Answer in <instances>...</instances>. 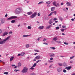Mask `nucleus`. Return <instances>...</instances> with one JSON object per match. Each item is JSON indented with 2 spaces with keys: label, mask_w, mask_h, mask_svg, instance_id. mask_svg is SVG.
Returning <instances> with one entry per match:
<instances>
[{
  "label": "nucleus",
  "mask_w": 75,
  "mask_h": 75,
  "mask_svg": "<svg viewBox=\"0 0 75 75\" xmlns=\"http://www.w3.org/2000/svg\"><path fill=\"white\" fill-rule=\"evenodd\" d=\"M11 36H9L8 37H7L6 38L4 39L3 40L1 41H0V44H4L6 42V41H7L10 38Z\"/></svg>",
  "instance_id": "nucleus-1"
},
{
  "label": "nucleus",
  "mask_w": 75,
  "mask_h": 75,
  "mask_svg": "<svg viewBox=\"0 0 75 75\" xmlns=\"http://www.w3.org/2000/svg\"><path fill=\"white\" fill-rule=\"evenodd\" d=\"M21 11V8H16L15 10V13L17 14H18L20 13Z\"/></svg>",
  "instance_id": "nucleus-2"
},
{
  "label": "nucleus",
  "mask_w": 75,
  "mask_h": 75,
  "mask_svg": "<svg viewBox=\"0 0 75 75\" xmlns=\"http://www.w3.org/2000/svg\"><path fill=\"white\" fill-rule=\"evenodd\" d=\"M28 71V68L27 67H24L22 71H21V72L23 73H26Z\"/></svg>",
  "instance_id": "nucleus-3"
},
{
  "label": "nucleus",
  "mask_w": 75,
  "mask_h": 75,
  "mask_svg": "<svg viewBox=\"0 0 75 75\" xmlns=\"http://www.w3.org/2000/svg\"><path fill=\"white\" fill-rule=\"evenodd\" d=\"M37 15V12H34V13L33 14V15H32L30 16V18H34Z\"/></svg>",
  "instance_id": "nucleus-4"
},
{
  "label": "nucleus",
  "mask_w": 75,
  "mask_h": 75,
  "mask_svg": "<svg viewBox=\"0 0 75 75\" xmlns=\"http://www.w3.org/2000/svg\"><path fill=\"white\" fill-rule=\"evenodd\" d=\"M17 18V17L16 16H12L11 17L8 18L7 20H13V19H15Z\"/></svg>",
  "instance_id": "nucleus-5"
},
{
  "label": "nucleus",
  "mask_w": 75,
  "mask_h": 75,
  "mask_svg": "<svg viewBox=\"0 0 75 75\" xmlns=\"http://www.w3.org/2000/svg\"><path fill=\"white\" fill-rule=\"evenodd\" d=\"M72 67V66H70V67H66L65 69H67L68 71H69V70H70V69L72 68V67Z\"/></svg>",
  "instance_id": "nucleus-6"
},
{
  "label": "nucleus",
  "mask_w": 75,
  "mask_h": 75,
  "mask_svg": "<svg viewBox=\"0 0 75 75\" xmlns=\"http://www.w3.org/2000/svg\"><path fill=\"white\" fill-rule=\"evenodd\" d=\"M57 71L58 72H60L62 71V69L61 68H58L57 69Z\"/></svg>",
  "instance_id": "nucleus-7"
},
{
  "label": "nucleus",
  "mask_w": 75,
  "mask_h": 75,
  "mask_svg": "<svg viewBox=\"0 0 75 75\" xmlns=\"http://www.w3.org/2000/svg\"><path fill=\"white\" fill-rule=\"evenodd\" d=\"M1 24H3V23H5V20H4L3 19H1Z\"/></svg>",
  "instance_id": "nucleus-8"
},
{
  "label": "nucleus",
  "mask_w": 75,
  "mask_h": 75,
  "mask_svg": "<svg viewBox=\"0 0 75 75\" xmlns=\"http://www.w3.org/2000/svg\"><path fill=\"white\" fill-rule=\"evenodd\" d=\"M49 55L50 57H54V56H55V54H49Z\"/></svg>",
  "instance_id": "nucleus-9"
},
{
  "label": "nucleus",
  "mask_w": 75,
  "mask_h": 75,
  "mask_svg": "<svg viewBox=\"0 0 75 75\" xmlns=\"http://www.w3.org/2000/svg\"><path fill=\"white\" fill-rule=\"evenodd\" d=\"M66 4L67 6H71V3L69 2H67Z\"/></svg>",
  "instance_id": "nucleus-10"
},
{
  "label": "nucleus",
  "mask_w": 75,
  "mask_h": 75,
  "mask_svg": "<svg viewBox=\"0 0 75 75\" xmlns=\"http://www.w3.org/2000/svg\"><path fill=\"white\" fill-rule=\"evenodd\" d=\"M55 7H52L51 8V11H54V10H55Z\"/></svg>",
  "instance_id": "nucleus-11"
},
{
  "label": "nucleus",
  "mask_w": 75,
  "mask_h": 75,
  "mask_svg": "<svg viewBox=\"0 0 75 75\" xmlns=\"http://www.w3.org/2000/svg\"><path fill=\"white\" fill-rule=\"evenodd\" d=\"M8 34V32H6L4 33L3 34L2 36L3 37H4V36H5L6 35H7Z\"/></svg>",
  "instance_id": "nucleus-12"
},
{
  "label": "nucleus",
  "mask_w": 75,
  "mask_h": 75,
  "mask_svg": "<svg viewBox=\"0 0 75 75\" xmlns=\"http://www.w3.org/2000/svg\"><path fill=\"white\" fill-rule=\"evenodd\" d=\"M40 56H37L35 57V59H40Z\"/></svg>",
  "instance_id": "nucleus-13"
},
{
  "label": "nucleus",
  "mask_w": 75,
  "mask_h": 75,
  "mask_svg": "<svg viewBox=\"0 0 75 75\" xmlns=\"http://www.w3.org/2000/svg\"><path fill=\"white\" fill-rule=\"evenodd\" d=\"M53 4L56 7H57V5H56V1H54L53 2Z\"/></svg>",
  "instance_id": "nucleus-14"
},
{
  "label": "nucleus",
  "mask_w": 75,
  "mask_h": 75,
  "mask_svg": "<svg viewBox=\"0 0 75 75\" xmlns=\"http://www.w3.org/2000/svg\"><path fill=\"white\" fill-rule=\"evenodd\" d=\"M55 41L57 44H61V42L60 41L55 40Z\"/></svg>",
  "instance_id": "nucleus-15"
},
{
  "label": "nucleus",
  "mask_w": 75,
  "mask_h": 75,
  "mask_svg": "<svg viewBox=\"0 0 75 75\" xmlns=\"http://www.w3.org/2000/svg\"><path fill=\"white\" fill-rule=\"evenodd\" d=\"M32 14H33V12L31 11L27 13L28 15H31Z\"/></svg>",
  "instance_id": "nucleus-16"
},
{
  "label": "nucleus",
  "mask_w": 75,
  "mask_h": 75,
  "mask_svg": "<svg viewBox=\"0 0 75 75\" xmlns=\"http://www.w3.org/2000/svg\"><path fill=\"white\" fill-rule=\"evenodd\" d=\"M58 40V38H57V37H54L53 38V40L54 41H56V40Z\"/></svg>",
  "instance_id": "nucleus-17"
},
{
  "label": "nucleus",
  "mask_w": 75,
  "mask_h": 75,
  "mask_svg": "<svg viewBox=\"0 0 75 75\" xmlns=\"http://www.w3.org/2000/svg\"><path fill=\"white\" fill-rule=\"evenodd\" d=\"M38 28L39 29H40V30H42V29L44 28V26H40Z\"/></svg>",
  "instance_id": "nucleus-18"
},
{
  "label": "nucleus",
  "mask_w": 75,
  "mask_h": 75,
  "mask_svg": "<svg viewBox=\"0 0 75 75\" xmlns=\"http://www.w3.org/2000/svg\"><path fill=\"white\" fill-rule=\"evenodd\" d=\"M13 59H14V57H11L10 59V61H12L13 60Z\"/></svg>",
  "instance_id": "nucleus-19"
},
{
  "label": "nucleus",
  "mask_w": 75,
  "mask_h": 75,
  "mask_svg": "<svg viewBox=\"0 0 75 75\" xmlns=\"http://www.w3.org/2000/svg\"><path fill=\"white\" fill-rule=\"evenodd\" d=\"M52 25H50L48 26H47L46 28V29H49V28H50V27H51Z\"/></svg>",
  "instance_id": "nucleus-20"
},
{
  "label": "nucleus",
  "mask_w": 75,
  "mask_h": 75,
  "mask_svg": "<svg viewBox=\"0 0 75 75\" xmlns=\"http://www.w3.org/2000/svg\"><path fill=\"white\" fill-rule=\"evenodd\" d=\"M51 2L50 1H48L46 3V4H51Z\"/></svg>",
  "instance_id": "nucleus-21"
},
{
  "label": "nucleus",
  "mask_w": 75,
  "mask_h": 75,
  "mask_svg": "<svg viewBox=\"0 0 75 75\" xmlns=\"http://www.w3.org/2000/svg\"><path fill=\"white\" fill-rule=\"evenodd\" d=\"M66 29H67V28L66 29H63V28H62L61 29V31H62V32H64V30H66Z\"/></svg>",
  "instance_id": "nucleus-22"
},
{
  "label": "nucleus",
  "mask_w": 75,
  "mask_h": 75,
  "mask_svg": "<svg viewBox=\"0 0 75 75\" xmlns=\"http://www.w3.org/2000/svg\"><path fill=\"white\" fill-rule=\"evenodd\" d=\"M59 20H61V21H62V20H63V19H62V17H61V16L59 17Z\"/></svg>",
  "instance_id": "nucleus-23"
},
{
  "label": "nucleus",
  "mask_w": 75,
  "mask_h": 75,
  "mask_svg": "<svg viewBox=\"0 0 75 75\" xmlns=\"http://www.w3.org/2000/svg\"><path fill=\"white\" fill-rule=\"evenodd\" d=\"M11 22V23H14L16 22V20H12Z\"/></svg>",
  "instance_id": "nucleus-24"
},
{
  "label": "nucleus",
  "mask_w": 75,
  "mask_h": 75,
  "mask_svg": "<svg viewBox=\"0 0 75 75\" xmlns=\"http://www.w3.org/2000/svg\"><path fill=\"white\" fill-rule=\"evenodd\" d=\"M24 54H25V53L24 52H23L21 54V56H23Z\"/></svg>",
  "instance_id": "nucleus-25"
},
{
  "label": "nucleus",
  "mask_w": 75,
  "mask_h": 75,
  "mask_svg": "<svg viewBox=\"0 0 75 75\" xmlns=\"http://www.w3.org/2000/svg\"><path fill=\"white\" fill-rule=\"evenodd\" d=\"M18 65L17 66V67H20L21 65V64L20 62H19L18 63Z\"/></svg>",
  "instance_id": "nucleus-26"
},
{
  "label": "nucleus",
  "mask_w": 75,
  "mask_h": 75,
  "mask_svg": "<svg viewBox=\"0 0 75 75\" xmlns=\"http://www.w3.org/2000/svg\"><path fill=\"white\" fill-rule=\"evenodd\" d=\"M4 74H5V75H8V72H5L4 73Z\"/></svg>",
  "instance_id": "nucleus-27"
},
{
  "label": "nucleus",
  "mask_w": 75,
  "mask_h": 75,
  "mask_svg": "<svg viewBox=\"0 0 75 75\" xmlns=\"http://www.w3.org/2000/svg\"><path fill=\"white\" fill-rule=\"evenodd\" d=\"M63 65L64 67H66V66H67V64H66L65 62L63 63Z\"/></svg>",
  "instance_id": "nucleus-28"
},
{
  "label": "nucleus",
  "mask_w": 75,
  "mask_h": 75,
  "mask_svg": "<svg viewBox=\"0 0 75 75\" xmlns=\"http://www.w3.org/2000/svg\"><path fill=\"white\" fill-rule=\"evenodd\" d=\"M52 20H51L50 21L49 23V24H52Z\"/></svg>",
  "instance_id": "nucleus-29"
},
{
  "label": "nucleus",
  "mask_w": 75,
  "mask_h": 75,
  "mask_svg": "<svg viewBox=\"0 0 75 75\" xmlns=\"http://www.w3.org/2000/svg\"><path fill=\"white\" fill-rule=\"evenodd\" d=\"M53 14V13H52V12L48 16V17H49V16H51L52 14Z\"/></svg>",
  "instance_id": "nucleus-30"
},
{
  "label": "nucleus",
  "mask_w": 75,
  "mask_h": 75,
  "mask_svg": "<svg viewBox=\"0 0 75 75\" xmlns=\"http://www.w3.org/2000/svg\"><path fill=\"white\" fill-rule=\"evenodd\" d=\"M36 65H37V63H35L33 64V67H35V66H36Z\"/></svg>",
  "instance_id": "nucleus-31"
},
{
  "label": "nucleus",
  "mask_w": 75,
  "mask_h": 75,
  "mask_svg": "<svg viewBox=\"0 0 75 75\" xmlns=\"http://www.w3.org/2000/svg\"><path fill=\"white\" fill-rule=\"evenodd\" d=\"M58 65L59 66H62L63 64L62 63H58Z\"/></svg>",
  "instance_id": "nucleus-32"
},
{
  "label": "nucleus",
  "mask_w": 75,
  "mask_h": 75,
  "mask_svg": "<svg viewBox=\"0 0 75 75\" xmlns=\"http://www.w3.org/2000/svg\"><path fill=\"white\" fill-rule=\"evenodd\" d=\"M50 49H52L53 50H55V48L54 47H50Z\"/></svg>",
  "instance_id": "nucleus-33"
},
{
  "label": "nucleus",
  "mask_w": 75,
  "mask_h": 75,
  "mask_svg": "<svg viewBox=\"0 0 75 75\" xmlns=\"http://www.w3.org/2000/svg\"><path fill=\"white\" fill-rule=\"evenodd\" d=\"M33 67H34L32 66L31 68H30V69H31L32 70H33V69H34V68Z\"/></svg>",
  "instance_id": "nucleus-34"
},
{
  "label": "nucleus",
  "mask_w": 75,
  "mask_h": 75,
  "mask_svg": "<svg viewBox=\"0 0 75 75\" xmlns=\"http://www.w3.org/2000/svg\"><path fill=\"white\" fill-rule=\"evenodd\" d=\"M29 47V44H27L26 45V48H28Z\"/></svg>",
  "instance_id": "nucleus-35"
},
{
  "label": "nucleus",
  "mask_w": 75,
  "mask_h": 75,
  "mask_svg": "<svg viewBox=\"0 0 75 75\" xmlns=\"http://www.w3.org/2000/svg\"><path fill=\"white\" fill-rule=\"evenodd\" d=\"M28 29H31V27L30 26H28Z\"/></svg>",
  "instance_id": "nucleus-36"
},
{
  "label": "nucleus",
  "mask_w": 75,
  "mask_h": 75,
  "mask_svg": "<svg viewBox=\"0 0 75 75\" xmlns=\"http://www.w3.org/2000/svg\"><path fill=\"white\" fill-rule=\"evenodd\" d=\"M63 72H64V73H65L66 72H67V71L65 69H64Z\"/></svg>",
  "instance_id": "nucleus-37"
},
{
  "label": "nucleus",
  "mask_w": 75,
  "mask_h": 75,
  "mask_svg": "<svg viewBox=\"0 0 75 75\" xmlns=\"http://www.w3.org/2000/svg\"><path fill=\"white\" fill-rule=\"evenodd\" d=\"M42 3H43V1H40L38 3V4H42Z\"/></svg>",
  "instance_id": "nucleus-38"
},
{
  "label": "nucleus",
  "mask_w": 75,
  "mask_h": 75,
  "mask_svg": "<svg viewBox=\"0 0 75 75\" xmlns=\"http://www.w3.org/2000/svg\"><path fill=\"white\" fill-rule=\"evenodd\" d=\"M23 37H28V35H23Z\"/></svg>",
  "instance_id": "nucleus-39"
},
{
  "label": "nucleus",
  "mask_w": 75,
  "mask_h": 75,
  "mask_svg": "<svg viewBox=\"0 0 75 75\" xmlns=\"http://www.w3.org/2000/svg\"><path fill=\"white\" fill-rule=\"evenodd\" d=\"M2 33V30L0 29V34Z\"/></svg>",
  "instance_id": "nucleus-40"
},
{
  "label": "nucleus",
  "mask_w": 75,
  "mask_h": 75,
  "mask_svg": "<svg viewBox=\"0 0 75 75\" xmlns=\"http://www.w3.org/2000/svg\"><path fill=\"white\" fill-rule=\"evenodd\" d=\"M34 51H35V52H39V51H38V50H35Z\"/></svg>",
  "instance_id": "nucleus-41"
},
{
  "label": "nucleus",
  "mask_w": 75,
  "mask_h": 75,
  "mask_svg": "<svg viewBox=\"0 0 75 75\" xmlns=\"http://www.w3.org/2000/svg\"><path fill=\"white\" fill-rule=\"evenodd\" d=\"M41 60H38V61H37L36 62V64H37V63H38V62H39Z\"/></svg>",
  "instance_id": "nucleus-42"
},
{
  "label": "nucleus",
  "mask_w": 75,
  "mask_h": 75,
  "mask_svg": "<svg viewBox=\"0 0 75 75\" xmlns=\"http://www.w3.org/2000/svg\"><path fill=\"white\" fill-rule=\"evenodd\" d=\"M20 71L19 70H17V69H15L14 70V71H15V72H17V71Z\"/></svg>",
  "instance_id": "nucleus-43"
},
{
  "label": "nucleus",
  "mask_w": 75,
  "mask_h": 75,
  "mask_svg": "<svg viewBox=\"0 0 75 75\" xmlns=\"http://www.w3.org/2000/svg\"><path fill=\"white\" fill-rule=\"evenodd\" d=\"M56 20H57V18H54L53 19V21H56Z\"/></svg>",
  "instance_id": "nucleus-44"
},
{
  "label": "nucleus",
  "mask_w": 75,
  "mask_h": 75,
  "mask_svg": "<svg viewBox=\"0 0 75 75\" xmlns=\"http://www.w3.org/2000/svg\"><path fill=\"white\" fill-rule=\"evenodd\" d=\"M64 44H65V45H68V43H67L66 42H64Z\"/></svg>",
  "instance_id": "nucleus-45"
},
{
  "label": "nucleus",
  "mask_w": 75,
  "mask_h": 75,
  "mask_svg": "<svg viewBox=\"0 0 75 75\" xmlns=\"http://www.w3.org/2000/svg\"><path fill=\"white\" fill-rule=\"evenodd\" d=\"M56 30H58V29H59V28L58 26L56 27Z\"/></svg>",
  "instance_id": "nucleus-46"
},
{
  "label": "nucleus",
  "mask_w": 75,
  "mask_h": 75,
  "mask_svg": "<svg viewBox=\"0 0 75 75\" xmlns=\"http://www.w3.org/2000/svg\"><path fill=\"white\" fill-rule=\"evenodd\" d=\"M30 75H35V73H31Z\"/></svg>",
  "instance_id": "nucleus-47"
},
{
  "label": "nucleus",
  "mask_w": 75,
  "mask_h": 75,
  "mask_svg": "<svg viewBox=\"0 0 75 75\" xmlns=\"http://www.w3.org/2000/svg\"><path fill=\"white\" fill-rule=\"evenodd\" d=\"M8 15H7V13H6V15L5 16V17H7V16Z\"/></svg>",
  "instance_id": "nucleus-48"
},
{
  "label": "nucleus",
  "mask_w": 75,
  "mask_h": 75,
  "mask_svg": "<svg viewBox=\"0 0 75 75\" xmlns=\"http://www.w3.org/2000/svg\"><path fill=\"white\" fill-rule=\"evenodd\" d=\"M43 44H45V45H48V43L45 42H44L43 43Z\"/></svg>",
  "instance_id": "nucleus-49"
},
{
  "label": "nucleus",
  "mask_w": 75,
  "mask_h": 75,
  "mask_svg": "<svg viewBox=\"0 0 75 75\" xmlns=\"http://www.w3.org/2000/svg\"><path fill=\"white\" fill-rule=\"evenodd\" d=\"M62 28H66V26H63Z\"/></svg>",
  "instance_id": "nucleus-50"
},
{
  "label": "nucleus",
  "mask_w": 75,
  "mask_h": 75,
  "mask_svg": "<svg viewBox=\"0 0 75 75\" xmlns=\"http://www.w3.org/2000/svg\"><path fill=\"white\" fill-rule=\"evenodd\" d=\"M74 56H73L72 57H70V59H72L73 58H74Z\"/></svg>",
  "instance_id": "nucleus-51"
},
{
  "label": "nucleus",
  "mask_w": 75,
  "mask_h": 75,
  "mask_svg": "<svg viewBox=\"0 0 75 75\" xmlns=\"http://www.w3.org/2000/svg\"><path fill=\"white\" fill-rule=\"evenodd\" d=\"M52 13H53H53H57V11H54L53 12H52Z\"/></svg>",
  "instance_id": "nucleus-52"
},
{
  "label": "nucleus",
  "mask_w": 75,
  "mask_h": 75,
  "mask_svg": "<svg viewBox=\"0 0 75 75\" xmlns=\"http://www.w3.org/2000/svg\"><path fill=\"white\" fill-rule=\"evenodd\" d=\"M9 34H13L12 31H10L9 32Z\"/></svg>",
  "instance_id": "nucleus-53"
},
{
  "label": "nucleus",
  "mask_w": 75,
  "mask_h": 75,
  "mask_svg": "<svg viewBox=\"0 0 75 75\" xmlns=\"http://www.w3.org/2000/svg\"><path fill=\"white\" fill-rule=\"evenodd\" d=\"M12 67H15V66H16L14 64H12L11 65Z\"/></svg>",
  "instance_id": "nucleus-54"
},
{
  "label": "nucleus",
  "mask_w": 75,
  "mask_h": 75,
  "mask_svg": "<svg viewBox=\"0 0 75 75\" xmlns=\"http://www.w3.org/2000/svg\"><path fill=\"white\" fill-rule=\"evenodd\" d=\"M64 4V3H61V6H62V5H63Z\"/></svg>",
  "instance_id": "nucleus-55"
},
{
  "label": "nucleus",
  "mask_w": 75,
  "mask_h": 75,
  "mask_svg": "<svg viewBox=\"0 0 75 75\" xmlns=\"http://www.w3.org/2000/svg\"><path fill=\"white\" fill-rule=\"evenodd\" d=\"M57 5L58 6H59V4L58 3H57Z\"/></svg>",
  "instance_id": "nucleus-56"
},
{
  "label": "nucleus",
  "mask_w": 75,
  "mask_h": 75,
  "mask_svg": "<svg viewBox=\"0 0 75 75\" xmlns=\"http://www.w3.org/2000/svg\"><path fill=\"white\" fill-rule=\"evenodd\" d=\"M43 41H46V39L45 38Z\"/></svg>",
  "instance_id": "nucleus-57"
},
{
  "label": "nucleus",
  "mask_w": 75,
  "mask_h": 75,
  "mask_svg": "<svg viewBox=\"0 0 75 75\" xmlns=\"http://www.w3.org/2000/svg\"><path fill=\"white\" fill-rule=\"evenodd\" d=\"M50 59L51 60H53V58L52 57H51V58H50Z\"/></svg>",
  "instance_id": "nucleus-58"
},
{
  "label": "nucleus",
  "mask_w": 75,
  "mask_h": 75,
  "mask_svg": "<svg viewBox=\"0 0 75 75\" xmlns=\"http://www.w3.org/2000/svg\"><path fill=\"white\" fill-rule=\"evenodd\" d=\"M71 20L72 21H74V19H73V18H72V19H71Z\"/></svg>",
  "instance_id": "nucleus-59"
},
{
  "label": "nucleus",
  "mask_w": 75,
  "mask_h": 75,
  "mask_svg": "<svg viewBox=\"0 0 75 75\" xmlns=\"http://www.w3.org/2000/svg\"><path fill=\"white\" fill-rule=\"evenodd\" d=\"M21 55V54H18L17 56H20Z\"/></svg>",
  "instance_id": "nucleus-60"
},
{
  "label": "nucleus",
  "mask_w": 75,
  "mask_h": 75,
  "mask_svg": "<svg viewBox=\"0 0 75 75\" xmlns=\"http://www.w3.org/2000/svg\"><path fill=\"white\" fill-rule=\"evenodd\" d=\"M38 16H40V13H38Z\"/></svg>",
  "instance_id": "nucleus-61"
},
{
  "label": "nucleus",
  "mask_w": 75,
  "mask_h": 75,
  "mask_svg": "<svg viewBox=\"0 0 75 75\" xmlns=\"http://www.w3.org/2000/svg\"><path fill=\"white\" fill-rule=\"evenodd\" d=\"M17 66H15V67H14V68H17Z\"/></svg>",
  "instance_id": "nucleus-62"
},
{
  "label": "nucleus",
  "mask_w": 75,
  "mask_h": 75,
  "mask_svg": "<svg viewBox=\"0 0 75 75\" xmlns=\"http://www.w3.org/2000/svg\"><path fill=\"white\" fill-rule=\"evenodd\" d=\"M47 7H50V5H47Z\"/></svg>",
  "instance_id": "nucleus-63"
},
{
  "label": "nucleus",
  "mask_w": 75,
  "mask_h": 75,
  "mask_svg": "<svg viewBox=\"0 0 75 75\" xmlns=\"http://www.w3.org/2000/svg\"><path fill=\"white\" fill-rule=\"evenodd\" d=\"M75 75V73H73L71 75Z\"/></svg>",
  "instance_id": "nucleus-64"
}]
</instances>
